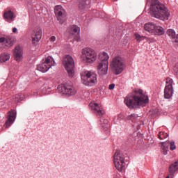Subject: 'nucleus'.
Instances as JSON below:
<instances>
[{
	"mask_svg": "<svg viewBox=\"0 0 178 178\" xmlns=\"http://www.w3.org/2000/svg\"><path fill=\"white\" fill-rule=\"evenodd\" d=\"M124 104L129 109H136L140 106H145L149 99L148 96L143 93V90L139 89L135 91V94H129L124 99Z\"/></svg>",
	"mask_w": 178,
	"mask_h": 178,
	"instance_id": "f257e3e1",
	"label": "nucleus"
},
{
	"mask_svg": "<svg viewBox=\"0 0 178 178\" xmlns=\"http://www.w3.org/2000/svg\"><path fill=\"white\" fill-rule=\"evenodd\" d=\"M150 14L152 17L159 19L162 22L169 20L170 17V11L165 4L158 0H152L150 5Z\"/></svg>",
	"mask_w": 178,
	"mask_h": 178,
	"instance_id": "f03ea898",
	"label": "nucleus"
},
{
	"mask_svg": "<svg viewBox=\"0 0 178 178\" xmlns=\"http://www.w3.org/2000/svg\"><path fill=\"white\" fill-rule=\"evenodd\" d=\"M110 67L114 74L118 76L123 73V71L126 69V60L122 56H115L111 60Z\"/></svg>",
	"mask_w": 178,
	"mask_h": 178,
	"instance_id": "7ed1b4c3",
	"label": "nucleus"
},
{
	"mask_svg": "<svg viewBox=\"0 0 178 178\" xmlns=\"http://www.w3.org/2000/svg\"><path fill=\"white\" fill-rule=\"evenodd\" d=\"M81 79L83 84L89 86V87H93L98 83L97 73L94 71H83L81 74Z\"/></svg>",
	"mask_w": 178,
	"mask_h": 178,
	"instance_id": "20e7f679",
	"label": "nucleus"
},
{
	"mask_svg": "<svg viewBox=\"0 0 178 178\" xmlns=\"http://www.w3.org/2000/svg\"><path fill=\"white\" fill-rule=\"evenodd\" d=\"M81 58L84 63H94L97 60V52L91 48H83L81 51Z\"/></svg>",
	"mask_w": 178,
	"mask_h": 178,
	"instance_id": "39448f33",
	"label": "nucleus"
},
{
	"mask_svg": "<svg viewBox=\"0 0 178 178\" xmlns=\"http://www.w3.org/2000/svg\"><path fill=\"white\" fill-rule=\"evenodd\" d=\"M55 60L52 56H49L45 58L42 59L40 64L37 66V70L42 73H47L52 66H55Z\"/></svg>",
	"mask_w": 178,
	"mask_h": 178,
	"instance_id": "423d86ee",
	"label": "nucleus"
},
{
	"mask_svg": "<svg viewBox=\"0 0 178 178\" xmlns=\"http://www.w3.org/2000/svg\"><path fill=\"white\" fill-rule=\"evenodd\" d=\"M145 31L150 34H154V35H163L165 34V30L163 28L156 26V24L149 22L144 25Z\"/></svg>",
	"mask_w": 178,
	"mask_h": 178,
	"instance_id": "0eeeda50",
	"label": "nucleus"
},
{
	"mask_svg": "<svg viewBox=\"0 0 178 178\" xmlns=\"http://www.w3.org/2000/svg\"><path fill=\"white\" fill-rule=\"evenodd\" d=\"M113 163L115 168L118 170V172H122L124 170V166L126 163H124V157L123 154L119 151H116L113 156Z\"/></svg>",
	"mask_w": 178,
	"mask_h": 178,
	"instance_id": "6e6552de",
	"label": "nucleus"
},
{
	"mask_svg": "<svg viewBox=\"0 0 178 178\" xmlns=\"http://www.w3.org/2000/svg\"><path fill=\"white\" fill-rule=\"evenodd\" d=\"M63 63L70 77H73L74 76V60L73 57L70 55L66 56L64 58Z\"/></svg>",
	"mask_w": 178,
	"mask_h": 178,
	"instance_id": "1a4fd4ad",
	"label": "nucleus"
},
{
	"mask_svg": "<svg viewBox=\"0 0 178 178\" xmlns=\"http://www.w3.org/2000/svg\"><path fill=\"white\" fill-rule=\"evenodd\" d=\"M175 90H173V79L172 78H166L165 86L164 89V98L170 99L173 97Z\"/></svg>",
	"mask_w": 178,
	"mask_h": 178,
	"instance_id": "9d476101",
	"label": "nucleus"
},
{
	"mask_svg": "<svg viewBox=\"0 0 178 178\" xmlns=\"http://www.w3.org/2000/svg\"><path fill=\"white\" fill-rule=\"evenodd\" d=\"M58 92L65 95H74L76 91L74 87L67 83L61 84L58 86Z\"/></svg>",
	"mask_w": 178,
	"mask_h": 178,
	"instance_id": "9b49d317",
	"label": "nucleus"
},
{
	"mask_svg": "<svg viewBox=\"0 0 178 178\" xmlns=\"http://www.w3.org/2000/svg\"><path fill=\"white\" fill-rule=\"evenodd\" d=\"M42 37V30H41V28L36 27L33 29L31 33V38H32V44L35 47L38 44V42H40V40H41Z\"/></svg>",
	"mask_w": 178,
	"mask_h": 178,
	"instance_id": "f8f14e48",
	"label": "nucleus"
},
{
	"mask_svg": "<svg viewBox=\"0 0 178 178\" xmlns=\"http://www.w3.org/2000/svg\"><path fill=\"white\" fill-rule=\"evenodd\" d=\"M65 9L62 6H56L54 8V13L56 16L57 20L60 22V24H63L65 20H63V17H65Z\"/></svg>",
	"mask_w": 178,
	"mask_h": 178,
	"instance_id": "ddd939ff",
	"label": "nucleus"
},
{
	"mask_svg": "<svg viewBox=\"0 0 178 178\" xmlns=\"http://www.w3.org/2000/svg\"><path fill=\"white\" fill-rule=\"evenodd\" d=\"M109 63L99 62L97 65V72L99 76H106L108 74V69Z\"/></svg>",
	"mask_w": 178,
	"mask_h": 178,
	"instance_id": "4468645a",
	"label": "nucleus"
},
{
	"mask_svg": "<svg viewBox=\"0 0 178 178\" xmlns=\"http://www.w3.org/2000/svg\"><path fill=\"white\" fill-rule=\"evenodd\" d=\"M17 115V113L16 112V110H12L8 112V117H7V121L5 123V126L6 129H9L15 123V120H16V116Z\"/></svg>",
	"mask_w": 178,
	"mask_h": 178,
	"instance_id": "2eb2a0df",
	"label": "nucleus"
},
{
	"mask_svg": "<svg viewBox=\"0 0 178 178\" xmlns=\"http://www.w3.org/2000/svg\"><path fill=\"white\" fill-rule=\"evenodd\" d=\"M89 106L92 112H93V113H95L97 116H102L105 113V111H104L102 107H101L97 103L90 102Z\"/></svg>",
	"mask_w": 178,
	"mask_h": 178,
	"instance_id": "dca6fc26",
	"label": "nucleus"
},
{
	"mask_svg": "<svg viewBox=\"0 0 178 178\" xmlns=\"http://www.w3.org/2000/svg\"><path fill=\"white\" fill-rule=\"evenodd\" d=\"M14 58L16 62H22L23 60V48L20 46H16L14 49Z\"/></svg>",
	"mask_w": 178,
	"mask_h": 178,
	"instance_id": "f3484780",
	"label": "nucleus"
},
{
	"mask_svg": "<svg viewBox=\"0 0 178 178\" xmlns=\"http://www.w3.org/2000/svg\"><path fill=\"white\" fill-rule=\"evenodd\" d=\"M77 5L79 10H84L90 5V0H78Z\"/></svg>",
	"mask_w": 178,
	"mask_h": 178,
	"instance_id": "a211bd4d",
	"label": "nucleus"
},
{
	"mask_svg": "<svg viewBox=\"0 0 178 178\" xmlns=\"http://www.w3.org/2000/svg\"><path fill=\"white\" fill-rule=\"evenodd\" d=\"M99 62L102 63H109V55H108V53L106 52L100 53L99 55Z\"/></svg>",
	"mask_w": 178,
	"mask_h": 178,
	"instance_id": "6ab92c4d",
	"label": "nucleus"
},
{
	"mask_svg": "<svg viewBox=\"0 0 178 178\" xmlns=\"http://www.w3.org/2000/svg\"><path fill=\"white\" fill-rule=\"evenodd\" d=\"M100 126L106 131L109 130V122L106 119L102 118L100 120Z\"/></svg>",
	"mask_w": 178,
	"mask_h": 178,
	"instance_id": "aec40b11",
	"label": "nucleus"
},
{
	"mask_svg": "<svg viewBox=\"0 0 178 178\" xmlns=\"http://www.w3.org/2000/svg\"><path fill=\"white\" fill-rule=\"evenodd\" d=\"M68 32L70 34L74 35V34H79L80 33V28L76 25H72L68 28Z\"/></svg>",
	"mask_w": 178,
	"mask_h": 178,
	"instance_id": "412c9836",
	"label": "nucleus"
},
{
	"mask_svg": "<svg viewBox=\"0 0 178 178\" xmlns=\"http://www.w3.org/2000/svg\"><path fill=\"white\" fill-rule=\"evenodd\" d=\"M15 42H16V40L15 38L9 37L6 39L4 47H12Z\"/></svg>",
	"mask_w": 178,
	"mask_h": 178,
	"instance_id": "4be33fe9",
	"label": "nucleus"
},
{
	"mask_svg": "<svg viewBox=\"0 0 178 178\" xmlns=\"http://www.w3.org/2000/svg\"><path fill=\"white\" fill-rule=\"evenodd\" d=\"M10 59V54L8 53H4L0 56V63H3V62H8Z\"/></svg>",
	"mask_w": 178,
	"mask_h": 178,
	"instance_id": "5701e85b",
	"label": "nucleus"
},
{
	"mask_svg": "<svg viewBox=\"0 0 178 178\" xmlns=\"http://www.w3.org/2000/svg\"><path fill=\"white\" fill-rule=\"evenodd\" d=\"M4 17L6 20H13L15 19V15H13V13L12 11H7L4 13Z\"/></svg>",
	"mask_w": 178,
	"mask_h": 178,
	"instance_id": "b1692460",
	"label": "nucleus"
},
{
	"mask_svg": "<svg viewBox=\"0 0 178 178\" xmlns=\"http://www.w3.org/2000/svg\"><path fill=\"white\" fill-rule=\"evenodd\" d=\"M26 99V95L23 93L17 94L15 96V102H20Z\"/></svg>",
	"mask_w": 178,
	"mask_h": 178,
	"instance_id": "393cba45",
	"label": "nucleus"
},
{
	"mask_svg": "<svg viewBox=\"0 0 178 178\" xmlns=\"http://www.w3.org/2000/svg\"><path fill=\"white\" fill-rule=\"evenodd\" d=\"M168 147H169V145L166 144V143H161V151H162L163 155H168Z\"/></svg>",
	"mask_w": 178,
	"mask_h": 178,
	"instance_id": "a878e982",
	"label": "nucleus"
},
{
	"mask_svg": "<svg viewBox=\"0 0 178 178\" xmlns=\"http://www.w3.org/2000/svg\"><path fill=\"white\" fill-rule=\"evenodd\" d=\"M124 116L122 115V114H118L117 116H115L114 118V122L116 124H118V123H120V122H122V120H123L124 119Z\"/></svg>",
	"mask_w": 178,
	"mask_h": 178,
	"instance_id": "bb28decb",
	"label": "nucleus"
},
{
	"mask_svg": "<svg viewBox=\"0 0 178 178\" xmlns=\"http://www.w3.org/2000/svg\"><path fill=\"white\" fill-rule=\"evenodd\" d=\"M167 34L169 37H170V38L173 40L176 36V31H175L173 29H168L167 31Z\"/></svg>",
	"mask_w": 178,
	"mask_h": 178,
	"instance_id": "cd10ccee",
	"label": "nucleus"
},
{
	"mask_svg": "<svg viewBox=\"0 0 178 178\" xmlns=\"http://www.w3.org/2000/svg\"><path fill=\"white\" fill-rule=\"evenodd\" d=\"M158 137L159 140H165V138H168V137H169V135L167 133L161 131L159 133Z\"/></svg>",
	"mask_w": 178,
	"mask_h": 178,
	"instance_id": "c85d7f7f",
	"label": "nucleus"
},
{
	"mask_svg": "<svg viewBox=\"0 0 178 178\" xmlns=\"http://www.w3.org/2000/svg\"><path fill=\"white\" fill-rule=\"evenodd\" d=\"M135 37L138 42H140V41H143V40H144V36H141L138 33H135Z\"/></svg>",
	"mask_w": 178,
	"mask_h": 178,
	"instance_id": "c756f323",
	"label": "nucleus"
},
{
	"mask_svg": "<svg viewBox=\"0 0 178 178\" xmlns=\"http://www.w3.org/2000/svg\"><path fill=\"white\" fill-rule=\"evenodd\" d=\"M6 38L3 37H0V48H3L5 47Z\"/></svg>",
	"mask_w": 178,
	"mask_h": 178,
	"instance_id": "7c9ffc66",
	"label": "nucleus"
},
{
	"mask_svg": "<svg viewBox=\"0 0 178 178\" xmlns=\"http://www.w3.org/2000/svg\"><path fill=\"white\" fill-rule=\"evenodd\" d=\"M170 151H175V149H176V144L175 143V141L170 142Z\"/></svg>",
	"mask_w": 178,
	"mask_h": 178,
	"instance_id": "2f4dec72",
	"label": "nucleus"
},
{
	"mask_svg": "<svg viewBox=\"0 0 178 178\" xmlns=\"http://www.w3.org/2000/svg\"><path fill=\"white\" fill-rule=\"evenodd\" d=\"M136 118H137V115L136 114H131L130 115H129L127 117V119L129 120H133L136 119Z\"/></svg>",
	"mask_w": 178,
	"mask_h": 178,
	"instance_id": "473e14b6",
	"label": "nucleus"
},
{
	"mask_svg": "<svg viewBox=\"0 0 178 178\" xmlns=\"http://www.w3.org/2000/svg\"><path fill=\"white\" fill-rule=\"evenodd\" d=\"M49 41L50 42H55V41H56V37L51 36V38H49Z\"/></svg>",
	"mask_w": 178,
	"mask_h": 178,
	"instance_id": "72a5a7b5",
	"label": "nucleus"
},
{
	"mask_svg": "<svg viewBox=\"0 0 178 178\" xmlns=\"http://www.w3.org/2000/svg\"><path fill=\"white\" fill-rule=\"evenodd\" d=\"M172 40H173V42L177 44L178 45V34L175 35V38Z\"/></svg>",
	"mask_w": 178,
	"mask_h": 178,
	"instance_id": "f704fd0d",
	"label": "nucleus"
},
{
	"mask_svg": "<svg viewBox=\"0 0 178 178\" xmlns=\"http://www.w3.org/2000/svg\"><path fill=\"white\" fill-rule=\"evenodd\" d=\"M108 88L109 90H113V88H115V83L110 84Z\"/></svg>",
	"mask_w": 178,
	"mask_h": 178,
	"instance_id": "c9c22d12",
	"label": "nucleus"
},
{
	"mask_svg": "<svg viewBox=\"0 0 178 178\" xmlns=\"http://www.w3.org/2000/svg\"><path fill=\"white\" fill-rule=\"evenodd\" d=\"M174 71L175 73H178V64H176V65L174 67Z\"/></svg>",
	"mask_w": 178,
	"mask_h": 178,
	"instance_id": "e433bc0d",
	"label": "nucleus"
},
{
	"mask_svg": "<svg viewBox=\"0 0 178 178\" xmlns=\"http://www.w3.org/2000/svg\"><path fill=\"white\" fill-rule=\"evenodd\" d=\"M13 33H17V28L16 27L13 28Z\"/></svg>",
	"mask_w": 178,
	"mask_h": 178,
	"instance_id": "4c0bfd02",
	"label": "nucleus"
}]
</instances>
